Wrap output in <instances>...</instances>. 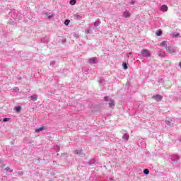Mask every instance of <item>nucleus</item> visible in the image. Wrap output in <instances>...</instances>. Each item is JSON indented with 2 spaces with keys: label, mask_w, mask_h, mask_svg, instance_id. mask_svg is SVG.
Returning <instances> with one entry per match:
<instances>
[{
  "label": "nucleus",
  "mask_w": 181,
  "mask_h": 181,
  "mask_svg": "<svg viewBox=\"0 0 181 181\" xmlns=\"http://www.w3.org/2000/svg\"><path fill=\"white\" fill-rule=\"evenodd\" d=\"M141 56L148 59V57H151V52L146 49H141V54H138V57H141Z\"/></svg>",
  "instance_id": "1"
},
{
  "label": "nucleus",
  "mask_w": 181,
  "mask_h": 181,
  "mask_svg": "<svg viewBox=\"0 0 181 181\" xmlns=\"http://www.w3.org/2000/svg\"><path fill=\"white\" fill-rule=\"evenodd\" d=\"M9 16H11L12 19H13V21H21V19H22V17L21 16H18V13L16 12V11H12L8 13Z\"/></svg>",
  "instance_id": "2"
},
{
  "label": "nucleus",
  "mask_w": 181,
  "mask_h": 181,
  "mask_svg": "<svg viewBox=\"0 0 181 181\" xmlns=\"http://www.w3.org/2000/svg\"><path fill=\"white\" fill-rule=\"evenodd\" d=\"M165 49L166 51L168 52V53H170V54H176V50L173 46L166 47Z\"/></svg>",
  "instance_id": "3"
},
{
  "label": "nucleus",
  "mask_w": 181,
  "mask_h": 181,
  "mask_svg": "<svg viewBox=\"0 0 181 181\" xmlns=\"http://www.w3.org/2000/svg\"><path fill=\"white\" fill-rule=\"evenodd\" d=\"M74 18L76 21H81V19H83V15H81L78 13H76V14L74 15Z\"/></svg>",
  "instance_id": "4"
},
{
  "label": "nucleus",
  "mask_w": 181,
  "mask_h": 181,
  "mask_svg": "<svg viewBox=\"0 0 181 181\" xmlns=\"http://www.w3.org/2000/svg\"><path fill=\"white\" fill-rule=\"evenodd\" d=\"M74 153L76 155H79V156H86V153L83 152V150H75Z\"/></svg>",
  "instance_id": "5"
},
{
  "label": "nucleus",
  "mask_w": 181,
  "mask_h": 181,
  "mask_svg": "<svg viewBox=\"0 0 181 181\" xmlns=\"http://www.w3.org/2000/svg\"><path fill=\"white\" fill-rule=\"evenodd\" d=\"M153 98L154 100H156V101H162V98H163V97L160 95H153Z\"/></svg>",
  "instance_id": "6"
},
{
  "label": "nucleus",
  "mask_w": 181,
  "mask_h": 181,
  "mask_svg": "<svg viewBox=\"0 0 181 181\" xmlns=\"http://www.w3.org/2000/svg\"><path fill=\"white\" fill-rule=\"evenodd\" d=\"M122 139L124 140V142H127L128 139H129V134H128V133H124Z\"/></svg>",
  "instance_id": "7"
},
{
  "label": "nucleus",
  "mask_w": 181,
  "mask_h": 181,
  "mask_svg": "<svg viewBox=\"0 0 181 181\" xmlns=\"http://www.w3.org/2000/svg\"><path fill=\"white\" fill-rule=\"evenodd\" d=\"M131 16V13L128 11H123V17L124 18H129Z\"/></svg>",
  "instance_id": "8"
},
{
  "label": "nucleus",
  "mask_w": 181,
  "mask_h": 181,
  "mask_svg": "<svg viewBox=\"0 0 181 181\" xmlns=\"http://www.w3.org/2000/svg\"><path fill=\"white\" fill-rule=\"evenodd\" d=\"M158 54L160 57H166V54H165V52L163 50H159L158 52Z\"/></svg>",
  "instance_id": "9"
},
{
  "label": "nucleus",
  "mask_w": 181,
  "mask_h": 181,
  "mask_svg": "<svg viewBox=\"0 0 181 181\" xmlns=\"http://www.w3.org/2000/svg\"><path fill=\"white\" fill-rule=\"evenodd\" d=\"M168 6H166V5H162L161 6H160V11H162V12H168Z\"/></svg>",
  "instance_id": "10"
},
{
  "label": "nucleus",
  "mask_w": 181,
  "mask_h": 181,
  "mask_svg": "<svg viewBox=\"0 0 181 181\" xmlns=\"http://www.w3.org/2000/svg\"><path fill=\"white\" fill-rule=\"evenodd\" d=\"M180 157H179V156H171V160L173 162H177V160H179Z\"/></svg>",
  "instance_id": "11"
},
{
  "label": "nucleus",
  "mask_w": 181,
  "mask_h": 181,
  "mask_svg": "<svg viewBox=\"0 0 181 181\" xmlns=\"http://www.w3.org/2000/svg\"><path fill=\"white\" fill-rule=\"evenodd\" d=\"M88 62L90 64H95V62H97V58L95 57L90 58L89 59Z\"/></svg>",
  "instance_id": "12"
},
{
  "label": "nucleus",
  "mask_w": 181,
  "mask_h": 181,
  "mask_svg": "<svg viewBox=\"0 0 181 181\" xmlns=\"http://www.w3.org/2000/svg\"><path fill=\"white\" fill-rule=\"evenodd\" d=\"M46 16H47V18L49 19H52L53 18V16H54V15L53 14V13H49V12H46L45 13Z\"/></svg>",
  "instance_id": "13"
},
{
  "label": "nucleus",
  "mask_w": 181,
  "mask_h": 181,
  "mask_svg": "<svg viewBox=\"0 0 181 181\" xmlns=\"http://www.w3.org/2000/svg\"><path fill=\"white\" fill-rule=\"evenodd\" d=\"M139 146H141V148H146V144H145V141H141L139 144V141L138 142Z\"/></svg>",
  "instance_id": "14"
},
{
  "label": "nucleus",
  "mask_w": 181,
  "mask_h": 181,
  "mask_svg": "<svg viewBox=\"0 0 181 181\" xmlns=\"http://www.w3.org/2000/svg\"><path fill=\"white\" fill-rule=\"evenodd\" d=\"M42 43H49V37H45L41 39Z\"/></svg>",
  "instance_id": "15"
},
{
  "label": "nucleus",
  "mask_w": 181,
  "mask_h": 181,
  "mask_svg": "<svg viewBox=\"0 0 181 181\" xmlns=\"http://www.w3.org/2000/svg\"><path fill=\"white\" fill-rule=\"evenodd\" d=\"M32 100V101H37V95H33L29 97Z\"/></svg>",
  "instance_id": "16"
},
{
  "label": "nucleus",
  "mask_w": 181,
  "mask_h": 181,
  "mask_svg": "<svg viewBox=\"0 0 181 181\" xmlns=\"http://www.w3.org/2000/svg\"><path fill=\"white\" fill-rule=\"evenodd\" d=\"M100 25H101V21H96L93 23L95 28H98V26H100Z\"/></svg>",
  "instance_id": "17"
},
{
  "label": "nucleus",
  "mask_w": 181,
  "mask_h": 181,
  "mask_svg": "<svg viewBox=\"0 0 181 181\" xmlns=\"http://www.w3.org/2000/svg\"><path fill=\"white\" fill-rule=\"evenodd\" d=\"M165 124H166V125H168V127H173V123H172V122H170L169 120H166Z\"/></svg>",
  "instance_id": "18"
},
{
  "label": "nucleus",
  "mask_w": 181,
  "mask_h": 181,
  "mask_svg": "<svg viewBox=\"0 0 181 181\" xmlns=\"http://www.w3.org/2000/svg\"><path fill=\"white\" fill-rule=\"evenodd\" d=\"M45 129V127H41L37 129H35V132L39 133Z\"/></svg>",
  "instance_id": "19"
},
{
  "label": "nucleus",
  "mask_w": 181,
  "mask_h": 181,
  "mask_svg": "<svg viewBox=\"0 0 181 181\" xmlns=\"http://www.w3.org/2000/svg\"><path fill=\"white\" fill-rule=\"evenodd\" d=\"M95 163V159L93 158L88 162L89 166H91V165H94Z\"/></svg>",
  "instance_id": "20"
},
{
  "label": "nucleus",
  "mask_w": 181,
  "mask_h": 181,
  "mask_svg": "<svg viewBox=\"0 0 181 181\" xmlns=\"http://www.w3.org/2000/svg\"><path fill=\"white\" fill-rule=\"evenodd\" d=\"M160 46H163L166 48L167 47L166 46H168V42H166V41L161 42Z\"/></svg>",
  "instance_id": "21"
},
{
  "label": "nucleus",
  "mask_w": 181,
  "mask_h": 181,
  "mask_svg": "<svg viewBox=\"0 0 181 181\" xmlns=\"http://www.w3.org/2000/svg\"><path fill=\"white\" fill-rule=\"evenodd\" d=\"M15 110H16V112H21V110H22V107L16 106V107H15Z\"/></svg>",
  "instance_id": "22"
},
{
  "label": "nucleus",
  "mask_w": 181,
  "mask_h": 181,
  "mask_svg": "<svg viewBox=\"0 0 181 181\" xmlns=\"http://www.w3.org/2000/svg\"><path fill=\"white\" fill-rule=\"evenodd\" d=\"M73 36L74 37H75L76 39H78L80 37V35H78V33H73Z\"/></svg>",
  "instance_id": "23"
},
{
  "label": "nucleus",
  "mask_w": 181,
  "mask_h": 181,
  "mask_svg": "<svg viewBox=\"0 0 181 181\" xmlns=\"http://www.w3.org/2000/svg\"><path fill=\"white\" fill-rule=\"evenodd\" d=\"M115 103H114V100H110L109 103V107H115Z\"/></svg>",
  "instance_id": "24"
},
{
  "label": "nucleus",
  "mask_w": 181,
  "mask_h": 181,
  "mask_svg": "<svg viewBox=\"0 0 181 181\" xmlns=\"http://www.w3.org/2000/svg\"><path fill=\"white\" fill-rule=\"evenodd\" d=\"M122 66L124 70H127V69H128V64H127V62H123Z\"/></svg>",
  "instance_id": "25"
},
{
  "label": "nucleus",
  "mask_w": 181,
  "mask_h": 181,
  "mask_svg": "<svg viewBox=\"0 0 181 181\" xmlns=\"http://www.w3.org/2000/svg\"><path fill=\"white\" fill-rule=\"evenodd\" d=\"M90 69H88V68H87V67H83V69H82V71L83 72V73H88V71H89Z\"/></svg>",
  "instance_id": "26"
},
{
  "label": "nucleus",
  "mask_w": 181,
  "mask_h": 181,
  "mask_svg": "<svg viewBox=\"0 0 181 181\" xmlns=\"http://www.w3.org/2000/svg\"><path fill=\"white\" fill-rule=\"evenodd\" d=\"M156 36H162V30H158L156 33Z\"/></svg>",
  "instance_id": "27"
},
{
  "label": "nucleus",
  "mask_w": 181,
  "mask_h": 181,
  "mask_svg": "<svg viewBox=\"0 0 181 181\" xmlns=\"http://www.w3.org/2000/svg\"><path fill=\"white\" fill-rule=\"evenodd\" d=\"M76 2H77V1H76V0H71L69 4L71 5H76Z\"/></svg>",
  "instance_id": "28"
},
{
  "label": "nucleus",
  "mask_w": 181,
  "mask_h": 181,
  "mask_svg": "<svg viewBox=\"0 0 181 181\" xmlns=\"http://www.w3.org/2000/svg\"><path fill=\"white\" fill-rule=\"evenodd\" d=\"M70 23V20L66 19L64 21V25H66V26H68V25H69Z\"/></svg>",
  "instance_id": "29"
},
{
  "label": "nucleus",
  "mask_w": 181,
  "mask_h": 181,
  "mask_svg": "<svg viewBox=\"0 0 181 181\" xmlns=\"http://www.w3.org/2000/svg\"><path fill=\"white\" fill-rule=\"evenodd\" d=\"M5 170L7 172H10L11 173H12V172H13V170H11V168H9V167L6 168Z\"/></svg>",
  "instance_id": "30"
},
{
  "label": "nucleus",
  "mask_w": 181,
  "mask_h": 181,
  "mask_svg": "<svg viewBox=\"0 0 181 181\" xmlns=\"http://www.w3.org/2000/svg\"><path fill=\"white\" fill-rule=\"evenodd\" d=\"M143 173L144 175H148L149 173V170L148 169H144L143 170Z\"/></svg>",
  "instance_id": "31"
},
{
  "label": "nucleus",
  "mask_w": 181,
  "mask_h": 181,
  "mask_svg": "<svg viewBox=\"0 0 181 181\" xmlns=\"http://www.w3.org/2000/svg\"><path fill=\"white\" fill-rule=\"evenodd\" d=\"M8 121H9V118H8V117H4L3 119V122H8Z\"/></svg>",
  "instance_id": "32"
},
{
  "label": "nucleus",
  "mask_w": 181,
  "mask_h": 181,
  "mask_svg": "<svg viewBox=\"0 0 181 181\" xmlns=\"http://www.w3.org/2000/svg\"><path fill=\"white\" fill-rule=\"evenodd\" d=\"M54 149H55V151H57V152H59V151H60V147L59 146H56L54 147Z\"/></svg>",
  "instance_id": "33"
},
{
  "label": "nucleus",
  "mask_w": 181,
  "mask_h": 181,
  "mask_svg": "<svg viewBox=\"0 0 181 181\" xmlns=\"http://www.w3.org/2000/svg\"><path fill=\"white\" fill-rule=\"evenodd\" d=\"M54 64H56V62L55 61H52L51 62H50V66H54Z\"/></svg>",
  "instance_id": "34"
},
{
  "label": "nucleus",
  "mask_w": 181,
  "mask_h": 181,
  "mask_svg": "<svg viewBox=\"0 0 181 181\" xmlns=\"http://www.w3.org/2000/svg\"><path fill=\"white\" fill-rule=\"evenodd\" d=\"M104 100L105 101H110V97H108V96L105 97Z\"/></svg>",
  "instance_id": "35"
},
{
  "label": "nucleus",
  "mask_w": 181,
  "mask_h": 181,
  "mask_svg": "<svg viewBox=\"0 0 181 181\" xmlns=\"http://www.w3.org/2000/svg\"><path fill=\"white\" fill-rule=\"evenodd\" d=\"M17 175H19L20 176H22L23 175V172L18 171V172H17Z\"/></svg>",
  "instance_id": "36"
},
{
  "label": "nucleus",
  "mask_w": 181,
  "mask_h": 181,
  "mask_svg": "<svg viewBox=\"0 0 181 181\" xmlns=\"http://www.w3.org/2000/svg\"><path fill=\"white\" fill-rule=\"evenodd\" d=\"M13 91L17 92V91H19V88L15 87V88H13Z\"/></svg>",
  "instance_id": "37"
},
{
  "label": "nucleus",
  "mask_w": 181,
  "mask_h": 181,
  "mask_svg": "<svg viewBox=\"0 0 181 181\" xmlns=\"http://www.w3.org/2000/svg\"><path fill=\"white\" fill-rule=\"evenodd\" d=\"M121 134H123V135H124V134H128V132L126 130L123 129L121 131Z\"/></svg>",
  "instance_id": "38"
},
{
  "label": "nucleus",
  "mask_w": 181,
  "mask_h": 181,
  "mask_svg": "<svg viewBox=\"0 0 181 181\" xmlns=\"http://www.w3.org/2000/svg\"><path fill=\"white\" fill-rule=\"evenodd\" d=\"M131 54H132V52H129V53L127 54V57L128 59L129 58V56H131Z\"/></svg>",
  "instance_id": "39"
},
{
  "label": "nucleus",
  "mask_w": 181,
  "mask_h": 181,
  "mask_svg": "<svg viewBox=\"0 0 181 181\" xmlns=\"http://www.w3.org/2000/svg\"><path fill=\"white\" fill-rule=\"evenodd\" d=\"M85 32L86 35H88V33H90V29L86 30Z\"/></svg>",
  "instance_id": "40"
},
{
  "label": "nucleus",
  "mask_w": 181,
  "mask_h": 181,
  "mask_svg": "<svg viewBox=\"0 0 181 181\" xmlns=\"http://www.w3.org/2000/svg\"><path fill=\"white\" fill-rule=\"evenodd\" d=\"M131 4H132V5H134V4H135V1L131 0Z\"/></svg>",
  "instance_id": "41"
},
{
  "label": "nucleus",
  "mask_w": 181,
  "mask_h": 181,
  "mask_svg": "<svg viewBox=\"0 0 181 181\" xmlns=\"http://www.w3.org/2000/svg\"><path fill=\"white\" fill-rule=\"evenodd\" d=\"M177 36H179V34L177 33L174 35V37H177Z\"/></svg>",
  "instance_id": "42"
},
{
  "label": "nucleus",
  "mask_w": 181,
  "mask_h": 181,
  "mask_svg": "<svg viewBox=\"0 0 181 181\" xmlns=\"http://www.w3.org/2000/svg\"><path fill=\"white\" fill-rule=\"evenodd\" d=\"M98 82L100 83V84L103 83V80H99Z\"/></svg>",
  "instance_id": "43"
},
{
  "label": "nucleus",
  "mask_w": 181,
  "mask_h": 181,
  "mask_svg": "<svg viewBox=\"0 0 181 181\" xmlns=\"http://www.w3.org/2000/svg\"><path fill=\"white\" fill-rule=\"evenodd\" d=\"M109 180H114V178L113 177H110Z\"/></svg>",
  "instance_id": "44"
},
{
  "label": "nucleus",
  "mask_w": 181,
  "mask_h": 181,
  "mask_svg": "<svg viewBox=\"0 0 181 181\" xmlns=\"http://www.w3.org/2000/svg\"><path fill=\"white\" fill-rule=\"evenodd\" d=\"M18 80H22V78H18Z\"/></svg>",
  "instance_id": "45"
},
{
  "label": "nucleus",
  "mask_w": 181,
  "mask_h": 181,
  "mask_svg": "<svg viewBox=\"0 0 181 181\" xmlns=\"http://www.w3.org/2000/svg\"><path fill=\"white\" fill-rule=\"evenodd\" d=\"M163 81V79H162V78L160 80V81Z\"/></svg>",
  "instance_id": "46"
},
{
  "label": "nucleus",
  "mask_w": 181,
  "mask_h": 181,
  "mask_svg": "<svg viewBox=\"0 0 181 181\" xmlns=\"http://www.w3.org/2000/svg\"><path fill=\"white\" fill-rule=\"evenodd\" d=\"M49 181H53V180H49Z\"/></svg>",
  "instance_id": "47"
}]
</instances>
